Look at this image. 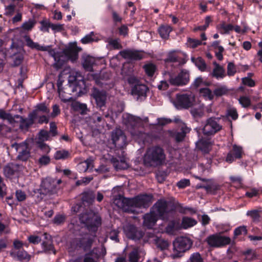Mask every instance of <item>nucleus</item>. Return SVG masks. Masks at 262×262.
I'll return each instance as SVG.
<instances>
[{"label": "nucleus", "instance_id": "nucleus-31", "mask_svg": "<svg viewBox=\"0 0 262 262\" xmlns=\"http://www.w3.org/2000/svg\"><path fill=\"white\" fill-rule=\"evenodd\" d=\"M110 116L109 113L107 110L106 111H102L99 110V112H97L93 115V119L95 123H101L104 124L106 123L105 118H108Z\"/></svg>", "mask_w": 262, "mask_h": 262}, {"label": "nucleus", "instance_id": "nucleus-60", "mask_svg": "<svg viewBox=\"0 0 262 262\" xmlns=\"http://www.w3.org/2000/svg\"><path fill=\"white\" fill-rule=\"evenodd\" d=\"M242 83L249 87H253L255 85V82L250 77H246L242 79Z\"/></svg>", "mask_w": 262, "mask_h": 262}, {"label": "nucleus", "instance_id": "nucleus-49", "mask_svg": "<svg viewBox=\"0 0 262 262\" xmlns=\"http://www.w3.org/2000/svg\"><path fill=\"white\" fill-rule=\"evenodd\" d=\"M228 90L226 85H221L215 88L213 91V95L216 97H220L226 94Z\"/></svg>", "mask_w": 262, "mask_h": 262}, {"label": "nucleus", "instance_id": "nucleus-33", "mask_svg": "<svg viewBox=\"0 0 262 262\" xmlns=\"http://www.w3.org/2000/svg\"><path fill=\"white\" fill-rule=\"evenodd\" d=\"M10 255L12 257L16 256L19 260H26L27 261H29L31 257V256L24 250H19L16 252L12 250L10 252Z\"/></svg>", "mask_w": 262, "mask_h": 262}, {"label": "nucleus", "instance_id": "nucleus-10", "mask_svg": "<svg viewBox=\"0 0 262 262\" xmlns=\"http://www.w3.org/2000/svg\"><path fill=\"white\" fill-rule=\"evenodd\" d=\"M92 95L95 100L96 106L98 108L102 111L107 110L106 106L107 93L105 91L94 88Z\"/></svg>", "mask_w": 262, "mask_h": 262}, {"label": "nucleus", "instance_id": "nucleus-25", "mask_svg": "<svg viewBox=\"0 0 262 262\" xmlns=\"http://www.w3.org/2000/svg\"><path fill=\"white\" fill-rule=\"evenodd\" d=\"M49 138V133L47 131L41 130L38 133L36 143L41 149L43 150L48 147L47 145L44 143V142L48 140Z\"/></svg>", "mask_w": 262, "mask_h": 262}, {"label": "nucleus", "instance_id": "nucleus-28", "mask_svg": "<svg viewBox=\"0 0 262 262\" xmlns=\"http://www.w3.org/2000/svg\"><path fill=\"white\" fill-rule=\"evenodd\" d=\"M181 228L179 222L176 220L170 221L165 228V232L169 235H175L176 232Z\"/></svg>", "mask_w": 262, "mask_h": 262}, {"label": "nucleus", "instance_id": "nucleus-37", "mask_svg": "<svg viewBox=\"0 0 262 262\" xmlns=\"http://www.w3.org/2000/svg\"><path fill=\"white\" fill-rule=\"evenodd\" d=\"M92 166V161L90 159H86L83 162L79 163L77 165V169L80 172L86 171Z\"/></svg>", "mask_w": 262, "mask_h": 262}, {"label": "nucleus", "instance_id": "nucleus-15", "mask_svg": "<svg viewBox=\"0 0 262 262\" xmlns=\"http://www.w3.org/2000/svg\"><path fill=\"white\" fill-rule=\"evenodd\" d=\"M61 83L58 82V92L59 97L63 102H67L72 100V97L70 96L72 93L75 91L74 86L66 85L63 89H61Z\"/></svg>", "mask_w": 262, "mask_h": 262}, {"label": "nucleus", "instance_id": "nucleus-7", "mask_svg": "<svg viewBox=\"0 0 262 262\" xmlns=\"http://www.w3.org/2000/svg\"><path fill=\"white\" fill-rule=\"evenodd\" d=\"M152 195L148 194H141L137 195L133 198H130V212L134 213V207L147 208L151 203Z\"/></svg>", "mask_w": 262, "mask_h": 262}, {"label": "nucleus", "instance_id": "nucleus-12", "mask_svg": "<svg viewBox=\"0 0 262 262\" xmlns=\"http://www.w3.org/2000/svg\"><path fill=\"white\" fill-rule=\"evenodd\" d=\"M244 154V150L241 146L234 144L227 154L225 161L227 163H231L236 160L242 158Z\"/></svg>", "mask_w": 262, "mask_h": 262}, {"label": "nucleus", "instance_id": "nucleus-8", "mask_svg": "<svg viewBox=\"0 0 262 262\" xmlns=\"http://www.w3.org/2000/svg\"><path fill=\"white\" fill-rule=\"evenodd\" d=\"M219 119L215 117L207 119L203 128V134L212 136L221 130L222 126L219 124Z\"/></svg>", "mask_w": 262, "mask_h": 262}, {"label": "nucleus", "instance_id": "nucleus-21", "mask_svg": "<svg viewBox=\"0 0 262 262\" xmlns=\"http://www.w3.org/2000/svg\"><path fill=\"white\" fill-rule=\"evenodd\" d=\"M159 219V217L150 210L149 213L144 215L143 224L148 229H151L156 225Z\"/></svg>", "mask_w": 262, "mask_h": 262}, {"label": "nucleus", "instance_id": "nucleus-51", "mask_svg": "<svg viewBox=\"0 0 262 262\" xmlns=\"http://www.w3.org/2000/svg\"><path fill=\"white\" fill-rule=\"evenodd\" d=\"M72 107L74 111L76 110L77 111H80L81 114H86V112L87 110V107L86 104L81 103L75 104V102H74L72 104Z\"/></svg>", "mask_w": 262, "mask_h": 262}, {"label": "nucleus", "instance_id": "nucleus-3", "mask_svg": "<svg viewBox=\"0 0 262 262\" xmlns=\"http://www.w3.org/2000/svg\"><path fill=\"white\" fill-rule=\"evenodd\" d=\"M177 209L176 206L171 202L164 199L158 200L153 205L151 210L163 221L169 220V214Z\"/></svg>", "mask_w": 262, "mask_h": 262}, {"label": "nucleus", "instance_id": "nucleus-9", "mask_svg": "<svg viewBox=\"0 0 262 262\" xmlns=\"http://www.w3.org/2000/svg\"><path fill=\"white\" fill-rule=\"evenodd\" d=\"M208 245L211 247H221L229 245L231 242L229 237L214 234L209 236L206 238Z\"/></svg>", "mask_w": 262, "mask_h": 262}, {"label": "nucleus", "instance_id": "nucleus-22", "mask_svg": "<svg viewBox=\"0 0 262 262\" xmlns=\"http://www.w3.org/2000/svg\"><path fill=\"white\" fill-rule=\"evenodd\" d=\"M75 242L77 247L82 248L86 251L91 248L93 239L89 235L86 234L81 237L76 238Z\"/></svg>", "mask_w": 262, "mask_h": 262}, {"label": "nucleus", "instance_id": "nucleus-45", "mask_svg": "<svg viewBox=\"0 0 262 262\" xmlns=\"http://www.w3.org/2000/svg\"><path fill=\"white\" fill-rule=\"evenodd\" d=\"M143 69L148 76L152 77L154 75L157 68L154 64L149 63L145 64L143 66Z\"/></svg>", "mask_w": 262, "mask_h": 262}, {"label": "nucleus", "instance_id": "nucleus-43", "mask_svg": "<svg viewBox=\"0 0 262 262\" xmlns=\"http://www.w3.org/2000/svg\"><path fill=\"white\" fill-rule=\"evenodd\" d=\"M196 221L190 217H185L183 218L182 221L181 227L187 229L189 227H192L196 225Z\"/></svg>", "mask_w": 262, "mask_h": 262}, {"label": "nucleus", "instance_id": "nucleus-19", "mask_svg": "<svg viewBox=\"0 0 262 262\" xmlns=\"http://www.w3.org/2000/svg\"><path fill=\"white\" fill-rule=\"evenodd\" d=\"M16 119H20V128L23 130H28V128L34 123V120L37 118L36 112H32L29 114L27 118L24 119L19 115H15Z\"/></svg>", "mask_w": 262, "mask_h": 262}, {"label": "nucleus", "instance_id": "nucleus-18", "mask_svg": "<svg viewBox=\"0 0 262 262\" xmlns=\"http://www.w3.org/2000/svg\"><path fill=\"white\" fill-rule=\"evenodd\" d=\"M147 87L143 84L137 83L132 87L131 94L137 100H142L146 97Z\"/></svg>", "mask_w": 262, "mask_h": 262}, {"label": "nucleus", "instance_id": "nucleus-14", "mask_svg": "<svg viewBox=\"0 0 262 262\" xmlns=\"http://www.w3.org/2000/svg\"><path fill=\"white\" fill-rule=\"evenodd\" d=\"M118 55H120L123 58L129 60H139L143 58V54L142 52L129 49L120 51L117 55L116 58Z\"/></svg>", "mask_w": 262, "mask_h": 262}, {"label": "nucleus", "instance_id": "nucleus-61", "mask_svg": "<svg viewBox=\"0 0 262 262\" xmlns=\"http://www.w3.org/2000/svg\"><path fill=\"white\" fill-rule=\"evenodd\" d=\"M236 72V69L234 64L230 62L227 65V74L228 76H233Z\"/></svg>", "mask_w": 262, "mask_h": 262}, {"label": "nucleus", "instance_id": "nucleus-41", "mask_svg": "<svg viewBox=\"0 0 262 262\" xmlns=\"http://www.w3.org/2000/svg\"><path fill=\"white\" fill-rule=\"evenodd\" d=\"M199 92L200 95L206 100H211L214 98V95L209 88H201L200 89Z\"/></svg>", "mask_w": 262, "mask_h": 262}, {"label": "nucleus", "instance_id": "nucleus-56", "mask_svg": "<svg viewBox=\"0 0 262 262\" xmlns=\"http://www.w3.org/2000/svg\"><path fill=\"white\" fill-rule=\"evenodd\" d=\"M187 44L190 47L195 48L202 45V42L200 40L188 38L187 39Z\"/></svg>", "mask_w": 262, "mask_h": 262}, {"label": "nucleus", "instance_id": "nucleus-17", "mask_svg": "<svg viewBox=\"0 0 262 262\" xmlns=\"http://www.w3.org/2000/svg\"><path fill=\"white\" fill-rule=\"evenodd\" d=\"M13 44H12L9 52L13 61V66L16 67L21 63L24 59V54L23 50L20 48L15 47Z\"/></svg>", "mask_w": 262, "mask_h": 262}, {"label": "nucleus", "instance_id": "nucleus-38", "mask_svg": "<svg viewBox=\"0 0 262 262\" xmlns=\"http://www.w3.org/2000/svg\"><path fill=\"white\" fill-rule=\"evenodd\" d=\"M165 62L167 63H178V65H182L185 63V61H181L180 58L173 52L169 53L167 58L165 59Z\"/></svg>", "mask_w": 262, "mask_h": 262}, {"label": "nucleus", "instance_id": "nucleus-13", "mask_svg": "<svg viewBox=\"0 0 262 262\" xmlns=\"http://www.w3.org/2000/svg\"><path fill=\"white\" fill-rule=\"evenodd\" d=\"M69 73L68 84L67 85H71L75 88V85L77 84V81L82 80L83 78L80 72L74 71L70 69V67L66 68L60 74V76H62L64 74Z\"/></svg>", "mask_w": 262, "mask_h": 262}, {"label": "nucleus", "instance_id": "nucleus-57", "mask_svg": "<svg viewBox=\"0 0 262 262\" xmlns=\"http://www.w3.org/2000/svg\"><path fill=\"white\" fill-rule=\"evenodd\" d=\"M227 115L231 117L234 120H236L238 117L236 109L234 107H231L228 109L227 111Z\"/></svg>", "mask_w": 262, "mask_h": 262}, {"label": "nucleus", "instance_id": "nucleus-39", "mask_svg": "<svg viewBox=\"0 0 262 262\" xmlns=\"http://www.w3.org/2000/svg\"><path fill=\"white\" fill-rule=\"evenodd\" d=\"M171 31L172 28L169 26H161L158 29L160 36L164 39H166L169 37V33Z\"/></svg>", "mask_w": 262, "mask_h": 262}, {"label": "nucleus", "instance_id": "nucleus-23", "mask_svg": "<svg viewBox=\"0 0 262 262\" xmlns=\"http://www.w3.org/2000/svg\"><path fill=\"white\" fill-rule=\"evenodd\" d=\"M112 139L115 146H123L126 142V136L120 129H117L112 132Z\"/></svg>", "mask_w": 262, "mask_h": 262}, {"label": "nucleus", "instance_id": "nucleus-30", "mask_svg": "<svg viewBox=\"0 0 262 262\" xmlns=\"http://www.w3.org/2000/svg\"><path fill=\"white\" fill-rule=\"evenodd\" d=\"M197 147L205 153H208L211 149V143L210 139H201L196 143Z\"/></svg>", "mask_w": 262, "mask_h": 262}, {"label": "nucleus", "instance_id": "nucleus-5", "mask_svg": "<svg viewBox=\"0 0 262 262\" xmlns=\"http://www.w3.org/2000/svg\"><path fill=\"white\" fill-rule=\"evenodd\" d=\"M192 245V241L188 237L180 236L173 242V253L171 257L173 258L181 257L183 253L190 249Z\"/></svg>", "mask_w": 262, "mask_h": 262}, {"label": "nucleus", "instance_id": "nucleus-54", "mask_svg": "<svg viewBox=\"0 0 262 262\" xmlns=\"http://www.w3.org/2000/svg\"><path fill=\"white\" fill-rule=\"evenodd\" d=\"M188 262H203V259L199 252H195L190 255Z\"/></svg>", "mask_w": 262, "mask_h": 262}, {"label": "nucleus", "instance_id": "nucleus-42", "mask_svg": "<svg viewBox=\"0 0 262 262\" xmlns=\"http://www.w3.org/2000/svg\"><path fill=\"white\" fill-rule=\"evenodd\" d=\"M70 155V152L66 150L62 149L56 151L54 155L56 160H66L68 159Z\"/></svg>", "mask_w": 262, "mask_h": 262}, {"label": "nucleus", "instance_id": "nucleus-20", "mask_svg": "<svg viewBox=\"0 0 262 262\" xmlns=\"http://www.w3.org/2000/svg\"><path fill=\"white\" fill-rule=\"evenodd\" d=\"M12 146L15 147L18 152V159L25 161L27 160L30 157V150L26 143L23 142L20 144H13Z\"/></svg>", "mask_w": 262, "mask_h": 262}, {"label": "nucleus", "instance_id": "nucleus-64", "mask_svg": "<svg viewBox=\"0 0 262 262\" xmlns=\"http://www.w3.org/2000/svg\"><path fill=\"white\" fill-rule=\"evenodd\" d=\"M138 252L137 250H134L129 254V260L130 262H138Z\"/></svg>", "mask_w": 262, "mask_h": 262}, {"label": "nucleus", "instance_id": "nucleus-59", "mask_svg": "<svg viewBox=\"0 0 262 262\" xmlns=\"http://www.w3.org/2000/svg\"><path fill=\"white\" fill-rule=\"evenodd\" d=\"M247 215L250 216L253 221H258L260 217L258 211L256 210H253L247 211Z\"/></svg>", "mask_w": 262, "mask_h": 262}, {"label": "nucleus", "instance_id": "nucleus-58", "mask_svg": "<svg viewBox=\"0 0 262 262\" xmlns=\"http://www.w3.org/2000/svg\"><path fill=\"white\" fill-rule=\"evenodd\" d=\"M17 5L11 4L5 7V15L7 16H12L15 11V9Z\"/></svg>", "mask_w": 262, "mask_h": 262}, {"label": "nucleus", "instance_id": "nucleus-29", "mask_svg": "<svg viewBox=\"0 0 262 262\" xmlns=\"http://www.w3.org/2000/svg\"><path fill=\"white\" fill-rule=\"evenodd\" d=\"M190 131V128L186 126L185 124H183L181 127L180 131L173 133L172 137L174 138L176 142H180L184 139L186 135L189 133Z\"/></svg>", "mask_w": 262, "mask_h": 262}, {"label": "nucleus", "instance_id": "nucleus-2", "mask_svg": "<svg viewBox=\"0 0 262 262\" xmlns=\"http://www.w3.org/2000/svg\"><path fill=\"white\" fill-rule=\"evenodd\" d=\"M164 150L159 146L148 148L143 157V163L147 167H156L162 165L165 162Z\"/></svg>", "mask_w": 262, "mask_h": 262}, {"label": "nucleus", "instance_id": "nucleus-48", "mask_svg": "<svg viewBox=\"0 0 262 262\" xmlns=\"http://www.w3.org/2000/svg\"><path fill=\"white\" fill-rule=\"evenodd\" d=\"M40 193L47 195L49 193V180L46 179L42 180L40 184L39 190Z\"/></svg>", "mask_w": 262, "mask_h": 262}, {"label": "nucleus", "instance_id": "nucleus-24", "mask_svg": "<svg viewBox=\"0 0 262 262\" xmlns=\"http://www.w3.org/2000/svg\"><path fill=\"white\" fill-rule=\"evenodd\" d=\"M130 198H125L120 195L116 198L114 200V203L119 208L124 209L127 212H130Z\"/></svg>", "mask_w": 262, "mask_h": 262}, {"label": "nucleus", "instance_id": "nucleus-36", "mask_svg": "<svg viewBox=\"0 0 262 262\" xmlns=\"http://www.w3.org/2000/svg\"><path fill=\"white\" fill-rule=\"evenodd\" d=\"M191 61L195 64L198 69L201 71H205L206 69V64L204 60L200 57L195 58L192 57L191 58Z\"/></svg>", "mask_w": 262, "mask_h": 262}, {"label": "nucleus", "instance_id": "nucleus-47", "mask_svg": "<svg viewBox=\"0 0 262 262\" xmlns=\"http://www.w3.org/2000/svg\"><path fill=\"white\" fill-rule=\"evenodd\" d=\"M26 41L27 45L31 48V49H35L37 50L40 51H45L46 50V48L40 46L38 43L36 42H34L33 40L30 39L29 37H27L26 39Z\"/></svg>", "mask_w": 262, "mask_h": 262}, {"label": "nucleus", "instance_id": "nucleus-27", "mask_svg": "<svg viewBox=\"0 0 262 262\" xmlns=\"http://www.w3.org/2000/svg\"><path fill=\"white\" fill-rule=\"evenodd\" d=\"M18 170V165L15 164L10 163L4 167V173L9 179H12Z\"/></svg>", "mask_w": 262, "mask_h": 262}, {"label": "nucleus", "instance_id": "nucleus-50", "mask_svg": "<svg viewBox=\"0 0 262 262\" xmlns=\"http://www.w3.org/2000/svg\"><path fill=\"white\" fill-rule=\"evenodd\" d=\"M190 113L194 118H201L204 115V110L202 106L192 108Z\"/></svg>", "mask_w": 262, "mask_h": 262}, {"label": "nucleus", "instance_id": "nucleus-52", "mask_svg": "<svg viewBox=\"0 0 262 262\" xmlns=\"http://www.w3.org/2000/svg\"><path fill=\"white\" fill-rule=\"evenodd\" d=\"M97 40L94 33L91 32L90 34L85 35L81 40L82 43L86 44Z\"/></svg>", "mask_w": 262, "mask_h": 262}, {"label": "nucleus", "instance_id": "nucleus-11", "mask_svg": "<svg viewBox=\"0 0 262 262\" xmlns=\"http://www.w3.org/2000/svg\"><path fill=\"white\" fill-rule=\"evenodd\" d=\"M123 231L128 238L139 240L144 235V233L134 225L128 224L123 227Z\"/></svg>", "mask_w": 262, "mask_h": 262}, {"label": "nucleus", "instance_id": "nucleus-63", "mask_svg": "<svg viewBox=\"0 0 262 262\" xmlns=\"http://www.w3.org/2000/svg\"><path fill=\"white\" fill-rule=\"evenodd\" d=\"M190 184V181L189 179H182L177 183V186L179 188H184L187 186H189Z\"/></svg>", "mask_w": 262, "mask_h": 262}, {"label": "nucleus", "instance_id": "nucleus-55", "mask_svg": "<svg viewBox=\"0 0 262 262\" xmlns=\"http://www.w3.org/2000/svg\"><path fill=\"white\" fill-rule=\"evenodd\" d=\"M239 103L243 107H248L251 104V100L247 96H241L238 99Z\"/></svg>", "mask_w": 262, "mask_h": 262}, {"label": "nucleus", "instance_id": "nucleus-53", "mask_svg": "<svg viewBox=\"0 0 262 262\" xmlns=\"http://www.w3.org/2000/svg\"><path fill=\"white\" fill-rule=\"evenodd\" d=\"M248 233L247 227L245 226H241L236 228L234 230V236H237L241 235H246Z\"/></svg>", "mask_w": 262, "mask_h": 262}, {"label": "nucleus", "instance_id": "nucleus-44", "mask_svg": "<svg viewBox=\"0 0 262 262\" xmlns=\"http://www.w3.org/2000/svg\"><path fill=\"white\" fill-rule=\"evenodd\" d=\"M234 26L231 24L226 25L225 23L220 24L218 26V29L220 30V33L222 34H229L230 31H232Z\"/></svg>", "mask_w": 262, "mask_h": 262}, {"label": "nucleus", "instance_id": "nucleus-62", "mask_svg": "<svg viewBox=\"0 0 262 262\" xmlns=\"http://www.w3.org/2000/svg\"><path fill=\"white\" fill-rule=\"evenodd\" d=\"M119 233V231L118 230L113 229L110 231L109 233V237L112 240L118 243L119 242V239L118 238Z\"/></svg>", "mask_w": 262, "mask_h": 262}, {"label": "nucleus", "instance_id": "nucleus-34", "mask_svg": "<svg viewBox=\"0 0 262 262\" xmlns=\"http://www.w3.org/2000/svg\"><path fill=\"white\" fill-rule=\"evenodd\" d=\"M213 64L215 67L211 73L212 76L217 79L223 78L225 76V71L224 69L215 62H214Z\"/></svg>", "mask_w": 262, "mask_h": 262}, {"label": "nucleus", "instance_id": "nucleus-4", "mask_svg": "<svg viewBox=\"0 0 262 262\" xmlns=\"http://www.w3.org/2000/svg\"><path fill=\"white\" fill-rule=\"evenodd\" d=\"M79 219L80 222L85 225L89 231L94 233L97 232L102 223L100 216L98 213L93 211L86 212L80 214Z\"/></svg>", "mask_w": 262, "mask_h": 262}, {"label": "nucleus", "instance_id": "nucleus-32", "mask_svg": "<svg viewBox=\"0 0 262 262\" xmlns=\"http://www.w3.org/2000/svg\"><path fill=\"white\" fill-rule=\"evenodd\" d=\"M96 59L94 57L87 55L83 57L82 66L88 71H92L93 66L95 64Z\"/></svg>", "mask_w": 262, "mask_h": 262}, {"label": "nucleus", "instance_id": "nucleus-6", "mask_svg": "<svg viewBox=\"0 0 262 262\" xmlns=\"http://www.w3.org/2000/svg\"><path fill=\"white\" fill-rule=\"evenodd\" d=\"M168 76L169 83L173 86H184L190 80L189 72L186 69H182L177 76H174L169 72L165 73Z\"/></svg>", "mask_w": 262, "mask_h": 262}, {"label": "nucleus", "instance_id": "nucleus-1", "mask_svg": "<svg viewBox=\"0 0 262 262\" xmlns=\"http://www.w3.org/2000/svg\"><path fill=\"white\" fill-rule=\"evenodd\" d=\"M81 48H78L76 44L71 43L65 48L62 52L55 53L54 51L50 49V55H52L55 62L53 67L56 70L60 69L68 61L75 62L78 58V53Z\"/></svg>", "mask_w": 262, "mask_h": 262}, {"label": "nucleus", "instance_id": "nucleus-46", "mask_svg": "<svg viewBox=\"0 0 262 262\" xmlns=\"http://www.w3.org/2000/svg\"><path fill=\"white\" fill-rule=\"evenodd\" d=\"M107 42L108 45L111 46L114 50H119L122 48V46L119 38H108Z\"/></svg>", "mask_w": 262, "mask_h": 262}, {"label": "nucleus", "instance_id": "nucleus-16", "mask_svg": "<svg viewBox=\"0 0 262 262\" xmlns=\"http://www.w3.org/2000/svg\"><path fill=\"white\" fill-rule=\"evenodd\" d=\"M175 105L178 109H187L192 105V101L190 95L188 94H179L177 95Z\"/></svg>", "mask_w": 262, "mask_h": 262}, {"label": "nucleus", "instance_id": "nucleus-26", "mask_svg": "<svg viewBox=\"0 0 262 262\" xmlns=\"http://www.w3.org/2000/svg\"><path fill=\"white\" fill-rule=\"evenodd\" d=\"M111 162L116 170H124L128 167V164L124 158L118 159L117 158L112 157Z\"/></svg>", "mask_w": 262, "mask_h": 262}, {"label": "nucleus", "instance_id": "nucleus-35", "mask_svg": "<svg viewBox=\"0 0 262 262\" xmlns=\"http://www.w3.org/2000/svg\"><path fill=\"white\" fill-rule=\"evenodd\" d=\"M154 242L157 248L161 250L167 249L169 245L168 241L162 237H156Z\"/></svg>", "mask_w": 262, "mask_h": 262}, {"label": "nucleus", "instance_id": "nucleus-40", "mask_svg": "<svg viewBox=\"0 0 262 262\" xmlns=\"http://www.w3.org/2000/svg\"><path fill=\"white\" fill-rule=\"evenodd\" d=\"M0 118L3 120H7L10 124H13L15 122V116H13L11 114L7 113L2 109H0Z\"/></svg>", "mask_w": 262, "mask_h": 262}]
</instances>
